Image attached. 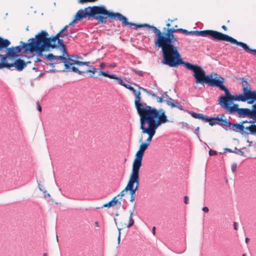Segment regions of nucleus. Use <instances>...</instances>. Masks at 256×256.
<instances>
[{"label": "nucleus", "instance_id": "31", "mask_svg": "<svg viewBox=\"0 0 256 256\" xmlns=\"http://www.w3.org/2000/svg\"><path fill=\"white\" fill-rule=\"evenodd\" d=\"M130 216L129 217V223L127 226L128 228L131 227L134 224V220L132 219V215L134 214V210L132 211H130Z\"/></svg>", "mask_w": 256, "mask_h": 256}, {"label": "nucleus", "instance_id": "15", "mask_svg": "<svg viewBox=\"0 0 256 256\" xmlns=\"http://www.w3.org/2000/svg\"><path fill=\"white\" fill-rule=\"evenodd\" d=\"M234 101H236V96H232L231 94L228 98L226 99L225 104H224V102H222L220 106L224 108L228 114L231 111L230 109L232 108H235L236 106L238 105V104H233L232 102Z\"/></svg>", "mask_w": 256, "mask_h": 256}, {"label": "nucleus", "instance_id": "64", "mask_svg": "<svg viewBox=\"0 0 256 256\" xmlns=\"http://www.w3.org/2000/svg\"><path fill=\"white\" fill-rule=\"evenodd\" d=\"M95 224H96V226H97V227H98V222H95Z\"/></svg>", "mask_w": 256, "mask_h": 256}, {"label": "nucleus", "instance_id": "30", "mask_svg": "<svg viewBox=\"0 0 256 256\" xmlns=\"http://www.w3.org/2000/svg\"><path fill=\"white\" fill-rule=\"evenodd\" d=\"M242 85L243 89V92H248L250 90V88L249 87L248 82L246 80H242Z\"/></svg>", "mask_w": 256, "mask_h": 256}, {"label": "nucleus", "instance_id": "44", "mask_svg": "<svg viewBox=\"0 0 256 256\" xmlns=\"http://www.w3.org/2000/svg\"><path fill=\"white\" fill-rule=\"evenodd\" d=\"M202 210L206 212V213H208L209 211V210H208V208L206 206H204L202 208Z\"/></svg>", "mask_w": 256, "mask_h": 256}, {"label": "nucleus", "instance_id": "46", "mask_svg": "<svg viewBox=\"0 0 256 256\" xmlns=\"http://www.w3.org/2000/svg\"><path fill=\"white\" fill-rule=\"evenodd\" d=\"M37 106H38V110L40 112H42V107L40 106L38 102H37Z\"/></svg>", "mask_w": 256, "mask_h": 256}, {"label": "nucleus", "instance_id": "12", "mask_svg": "<svg viewBox=\"0 0 256 256\" xmlns=\"http://www.w3.org/2000/svg\"><path fill=\"white\" fill-rule=\"evenodd\" d=\"M139 142L142 144L140 145L139 150L136 154L132 166V170L138 171L140 170L144 152L148 146L147 144L142 142V138L140 139Z\"/></svg>", "mask_w": 256, "mask_h": 256}, {"label": "nucleus", "instance_id": "1", "mask_svg": "<svg viewBox=\"0 0 256 256\" xmlns=\"http://www.w3.org/2000/svg\"><path fill=\"white\" fill-rule=\"evenodd\" d=\"M178 30L174 28H164L162 32L156 27L154 29V45L155 48L161 49L164 64H172V62L175 64L180 58L179 42L174 34Z\"/></svg>", "mask_w": 256, "mask_h": 256}, {"label": "nucleus", "instance_id": "56", "mask_svg": "<svg viewBox=\"0 0 256 256\" xmlns=\"http://www.w3.org/2000/svg\"><path fill=\"white\" fill-rule=\"evenodd\" d=\"M76 20H75L74 19L72 22L70 23L69 26H73L74 24L75 23Z\"/></svg>", "mask_w": 256, "mask_h": 256}, {"label": "nucleus", "instance_id": "63", "mask_svg": "<svg viewBox=\"0 0 256 256\" xmlns=\"http://www.w3.org/2000/svg\"><path fill=\"white\" fill-rule=\"evenodd\" d=\"M41 60L40 59V58H37L36 60H35L36 62H40Z\"/></svg>", "mask_w": 256, "mask_h": 256}, {"label": "nucleus", "instance_id": "9", "mask_svg": "<svg viewBox=\"0 0 256 256\" xmlns=\"http://www.w3.org/2000/svg\"><path fill=\"white\" fill-rule=\"evenodd\" d=\"M228 114H230L237 113L239 118H250L256 122V104L252 106V110L248 108H238V106L232 108Z\"/></svg>", "mask_w": 256, "mask_h": 256}, {"label": "nucleus", "instance_id": "59", "mask_svg": "<svg viewBox=\"0 0 256 256\" xmlns=\"http://www.w3.org/2000/svg\"><path fill=\"white\" fill-rule=\"evenodd\" d=\"M222 28L223 30H227V28H226V26H222Z\"/></svg>", "mask_w": 256, "mask_h": 256}, {"label": "nucleus", "instance_id": "37", "mask_svg": "<svg viewBox=\"0 0 256 256\" xmlns=\"http://www.w3.org/2000/svg\"><path fill=\"white\" fill-rule=\"evenodd\" d=\"M237 168V164L236 163H234L232 164L231 169L233 173H234Z\"/></svg>", "mask_w": 256, "mask_h": 256}, {"label": "nucleus", "instance_id": "11", "mask_svg": "<svg viewBox=\"0 0 256 256\" xmlns=\"http://www.w3.org/2000/svg\"><path fill=\"white\" fill-rule=\"evenodd\" d=\"M139 172L140 171L132 170L129 180L125 188V190L130 191V196H135L136 190L138 188Z\"/></svg>", "mask_w": 256, "mask_h": 256}, {"label": "nucleus", "instance_id": "5", "mask_svg": "<svg viewBox=\"0 0 256 256\" xmlns=\"http://www.w3.org/2000/svg\"><path fill=\"white\" fill-rule=\"evenodd\" d=\"M68 26H66L62 29L55 36L49 38L48 34L46 30H42L40 32L36 35V38H40L42 40L40 42V45L44 52H48L50 48H54L58 46L62 47L64 52L66 53V46L64 44V41L60 37L64 38V36H67L64 32L67 30Z\"/></svg>", "mask_w": 256, "mask_h": 256}, {"label": "nucleus", "instance_id": "52", "mask_svg": "<svg viewBox=\"0 0 256 256\" xmlns=\"http://www.w3.org/2000/svg\"><path fill=\"white\" fill-rule=\"evenodd\" d=\"M234 228L235 230H238V224L236 222H234Z\"/></svg>", "mask_w": 256, "mask_h": 256}, {"label": "nucleus", "instance_id": "29", "mask_svg": "<svg viewBox=\"0 0 256 256\" xmlns=\"http://www.w3.org/2000/svg\"><path fill=\"white\" fill-rule=\"evenodd\" d=\"M191 116L194 118L200 119L204 122L205 121V118H206V117L202 114H197L194 112L191 113Z\"/></svg>", "mask_w": 256, "mask_h": 256}, {"label": "nucleus", "instance_id": "58", "mask_svg": "<svg viewBox=\"0 0 256 256\" xmlns=\"http://www.w3.org/2000/svg\"><path fill=\"white\" fill-rule=\"evenodd\" d=\"M226 150L228 152H233L234 150H232L230 148H226Z\"/></svg>", "mask_w": 256, "mask_h": 256}, {"label": "nucleus", "instance_id": "43", "mask_svg": "<svg viewBox=\"0 0 256 256\" xmlns=\"http://www.w3.org/2000/svg\"><path fill=\"white\" fill-rule=\"evenodd\" d=\"M148 94L152 96L154 98L156 97V95L152 91H150Z\"/></svg>", "mask_w": 256, "mask_h": 256}, {"label": "nucleus", "instance_id": "42", "mask_svg": "<svg viewBox=\"0 0 256 256\" xmlns=\"http://www.w3.org/2000/svg\"><path fill=\"white\" fill-rule=\"evenodd\" d=\"M209 154L210 156H215L217 154V152L216 150H210L209 151Z\"/></svg>", "mask_w": 256, "mask_h": 256}, {"label": "nucleus", "instance_id": "28", "mask_svg": "<svg viewBox=\"0 0 256 256\" xmlns=\"http://www.w3.org/2000/svg\"><path fill=\"white\" fill-rule=\"evenodd\" d=\"M244 128L246 130H248L250 131V134H252L256 135V124H252L249 126H247Z\"/></svg>", "mask_w": 256, "mask_h": 256}, {"label": "nucleus", "instance_id": "38", "mask_svg": "<svg viewBox=\"0 0 256 256\" xmlns=\"http://www.w3.org/2000/svg\"><path fill=\"white\" fill-rule=\"evenodd\" d=\"M162 97L164 100H168V98H170L167 94V92H164L162 94Z\"/></svg>", "mask_w": 256, "mask_h": 256}, {"label": "nucleus", "instance_id": "51", "mask_svg": "<svg viewBox=\"0 0 256 256\" xmlns=\"http://www.w3.org/2000/svg\"><path fill=\"white\" fill-rule=\"evenodd\" d=\"M199 127H197L196 128L195 130V134L198 136L199 138V134L198 132L199 130Z\"/></svg>", "mask_w": 256, "mask_h": 256}, {"label": "nucleus", "instance_id": "32", "mask_svg": "<svg viewBox=\"0 0 256 256\" xmlns=\"http://www.w3.org/2000/svg\"><path fill=\"white\" fill-rule=\"evenodd\" d=\"M68 70H72V72L78 73L79 74H82L85 73V72L84 71H80L78 68H76L74 66H70V68H68Z\"/></svg>", "mask_w": 256, "mask_h": 256}, {"label": "nucleus", "instance_id": "25", "mask_svg": "<svg viewBox=\"0 0 256 256\" xmlns=\"http://www.w3.org/2000/svg\"><path fill=\"white\" fill-rule=\"evenodd\" d=\"M217 118H218V116L216 118H214V117L208 118V117L206 116V118H205L204 122H208L210 126H214L216 124H219V121H217V120H216Z\"/></svg>", "mask_w": 256, "mask_h": 256}, {"label": "nucleus", "instance_id": "10", "mask_svg": "<svg viewBox=\"0 0 256 256\" xmlns=\"http://www.w3.org/2000/svg\"><path fill=\"white\" fill-rule=\"evenodd\" d=\"M110 18L116 20H119L122 22V26H126L129 25L130 26H134L136 27V28H147L152 30V32L155 34L154 29L156 28V26H150L148 24H134L132 22H128V18L124 16L118 12H110Z\"/></svg>", "mask_w": 256, "mask_h": 256}, {"label": "nucleus", "instance_id": "48", "mask_svg": "<svg viewBox=\"0 0 256 256\" xmlns=\"http://www.w3.org/2000/svg\"><path fill=\"white\" fill-rule=\"evenodd\" d=\"M96 0H80V2L83 3L86 2H94Z\"/></svg>", "mask_w": 256, "mask_h": 256}, {"label": "nucleus", "instance_id": "2", "mask_svg": "<svg viewBox=\"0 0 256 256\" xmlns=\"http://www.w3.org/2000/svg\"><path fill=\"white\" fill-rule=\"evenodd\" d=\"M140 118V128L143 134H146L148 136L144 144L149 146L152 138L156 133L157 128L162 124L169 122L164 110L156 108L139 114Z\"/></svg>", "mask_w": 256, "mask_h": 256}, {"label": "nucleus", "instance_id": "60", "mask_svg": "<svg viewBox=\"0 0 256 256\" xmlns=\"http://www.w3.org/2000/svg\"><path fill=\"white\" fill-rule=\"evenodd\" d=\"M155 229H156L155 227H154H154L152 228V233H153V234H155Z\"/></svg>", "mask_w": 256, "mask_h": 256}, {"label": "nucleus", "instance_id": "18", "mask_svg": "<svg viewBox=\"0 0 256 256\" xmlns=\"http://www.w3.org/2000/svg\"><path fill=\"white\" fill-rule=\"evenodd\" d=\"M99 74L102 75L103 76L108 77L112 79L117 80L118 83L124 86L126 84L120 78L118 77L116 74H108L107 72H103L101 70L100 71Z\"/></svg>", "mask_w": 256, "mask_h": 256}, {"label": "nucleus", "instance_id": "49", "mask_svg": "<svg viewBox=\"0 0 256 256\" xmlns=\"http://www.w3.org/2000/svg\"><path fill=\"white\" fill-rule=\"evenodd\" d=\"M139 88L142 90L144 92H146L147 94H148V92H150V91H148L146 89L144 88H142V87H139Z\"/></svg>", "mask_w": 256, "mask_h": 256}, {"label": "nucleus", "instance_id": "26", "mask_svg": "<svg viewBox=\"0 0 256 256\" xmlns=\"http://www.w3.org/2000/svg\"><path fill=\"white\" fill-rule=\"evenodd\" d=\"M240 43L244 44V46H242V45H239L242 48H243V49L247 52L248 53H252L254 55L256 56V49L252 50L250 49L248 46L245 43H244L242 42H240Z\"/></svg>", "mask_w": 256, "mask_h": 256}, {"label": "nucleus", "instance_id": "55", "mask_svg": "<svg viewBox=\"0 0 256 256\" xmlns=\"http://www.w3.org/2000/svg\"><path fill=\"white\" fill-rule=\"evenodd\" d=\"M15 60H16L15 59H14V60H8V61H7V60H6V61L7 62H8V63L11 64V63H13Z\"/></svg>", "mask_w": 256, "mask_h": 256}, {"label": "nucleus", "instance_id": "8", "mask_svg": "<svg viewBox=\"0 0 256 256\" xmlns=\"http://www.w3.org/2000/svg\"><path fill=\"white\" fill-rule=\"evenodd\" d=\"M124 87L131 90L134 94L135 96V107L138 114L156 109L154 108H152L150 106L147 105L146 103L140 102L141 94L140 91H136L133 87L127 84L125 85Z\"/></svg>", "mask_w": 256, "mask_h": 256}, {"label": "nucleus", "instance_id": "36", "mask_svg": "<svg viewBox=\"0 0 256 256\" xmlns=\"http://www.w3.org/2000/svg\"><path fill=\"white\" fill-rule=\"evenodd\" d=\"M77 62V64L79 65V66L86 65L87 66H89L90 64V62H82L78 61V62Z\"/></svg>", "mask_w": 256, "mask_h": 256}, {"label": "nucleus", "instance_id": "41", "mask_svg": "<svg viewBox=\"0 0 256 256\" xmlns=\"http://www.w3.org/2000/svg\"><path fill=\"white\" fill-rule=\"evenodd\" d=\"M122 229L120 228H118V244H119L120 242V234H121V231Z\"/></svg>", "mask_w": 256, "mask_h": 256}, {"label": "nucleus", "instance_id": "4", "mask_svg": "<svg viewBox=\"0 0 256 256\" xmlns=\"http://www.w3.org/2000/svg\"><path fill=\"white\" fill-rule=\"evenodd\" d=\"M179 64L184 65L187 69L193 72V76L196 79V84H204L205 83L212 86L218 78L216 76H217L216 73H212L210 75H206L205 71L201 66L184 62L181 58V56H180L178 62H176L175 64L168 63L166 64L170 67H176Z\"/></svg>", "mask_w": 256, "mask_h": 256}, {"label": "nucleus", "instance_id": "17", "mask_svg": "<svg viewBox=\"0 0 256 256\" xmlns=\"http://www.w3.org/2000/svg\"><path fill=\"white\" fill-rule=\"evenodd\" d=\"M57 48H59L60 50L62 52V54L64 56H66L65 58L66 59V62L68 64V68H70V66H72L75 64H77L76 62H78V60L74 59V56L68 54L67 52L66 53L64 52L63 50L60 46H58Z\"/></svg>", "mask_w": 256, "mask_h": 256}, {"label": "nucleus", "instance_id": "19", "mask_svg": "<svg viewBox=\"0 0 256 256\" xmlns=\"http://www.w3.org/2000/svg\"><path fill=\"white\" fill-rule=\"evenodd\" d=\"M167 105L170 106L171 108H176L180 110H183V106L177 101L172 98H168V100H164Z\"/></svg>", "mask_w": 256, "mask_h": 256}, {"label": "nucleus", "instance_id": "7", "mask_svg": "<svg viewBox=\"0 0 256 256\" xmlns=\"http://www.w3.org/2000/svg\"><path fill=\"white\" fill-rule=\"evenodd\" d=\"M178 32H182L186 35H196L197 36H200L203 37L210 36L214 40L220 41H226L231 42L232 44H236L237 45H242L244 46V44L240 43V42L237 41L233 38L222 32L213 30H192L188 31L182 28H178Z\"/></svg>", "mask_w": 256, "mask_h": 256}, {"label": "nucleus", "instance_id": "39", "mask_svg": "<svg viewBox=\"0 0 256 256\" xmlns=\"http://www.w3.org/2000/svg\"><path fill=\"white\" fill-rule=\"evenodd\" d=\"M127 192V190H125V188L122 190L116 196L117 198L120 197V198H122L124 196L125 192Z\"/></svg>", "mask_w": 256, "mask_h": 256}, {"label": "nucleus", "instance_id": "22", "mask_svg": "<svg viewBox=\"0 0 256 256\" xmlns=\"http://www.w3.org/2000/svg\"><path fill=\"white\" fill-rule=\"evenodd\" d=\"M244 126L242 125V124H232V126H230V130H234V132H238V130L244 131Z\"/></svg>", "mask_w": 256, "mask_h": 256}, {"label": "nucleus", "instance_id": "20", "mask_svg": "<svg viewBox=\"0 0 256 256\" xmlns=\"http://www.w3.org/2000/svg\"><path fill=\"white\" fill-rule=\"evenodd\" d=\"M246 96L248 97V103L252 104L254 101L256 100V92L251 90L247 92Z\"/></svg>", "mask_w": 256, "mask_h": 256}, {"label": "nucleus", "instance_id": "23", "mask_svg": "<svg viewBox=\"0 0 256 256\" xmlns=\"http://www.w3.org/2000/svg\"><path fill=\"white\" fill-rule=\"evenodd\" d=\"M216 120L217 121H219L218 124L223 127L226 126L230 128L232 126V123L226 120H223L222 118H220L218 116V118Z\"/></svg>", "mask_w": 256, "mask_h": 256}, {"label": "nucleus", "instance_id": "54", "mask_svg": "<svg viewBox=\"0 0 256 256\" xmlns=\"http://www.w3.org/2000/svg\"><path fill=\"white\" fill-rule=\"evenodd\" d=\"M56 64V63H50L48 64V65L50 66V67L54 68Z\"/></svg>", "mask_w": 256, "mask_h": 256}, {"label": "nucleus", "instance_id": "24", "mask_svg": "<svg viewBox=\"0 0 256 256\" xmlns=\"http://www.w3.org/2000/svg\"><path fill=\"white\" fill-rule=\"evenodd\" d=\"M10 44V42L8 40H4L0 37V50L6 48Z\"/></svg>", "mask_w": 256, "mask_h": 256}, {"label": "nucleus", "instance_id": "62", "mask_svg": "<svg viewBox=\"0 0 256 256\" xmlns=\"http://www.w3.org/2000/svg\"><path fill=\"white\" fill-rule=\"evenodd\" d=\"M249 240H250V239L248 238H246V243H248Z\"/></svg>", "mask_w": 256, "mask_h": 256}, {"label": "nucleus", "instance_id": "33", "mask_svg": "<svg viewBox=\"0 0 256 256\" xmlns=\"http://www.w3.org/2000/svg\"><path fill=\"white\" fill-rule=\"evenodd\" d=\"M136 74L139 76H144V72L142 70H136V69H132V70Z\"/></svg>", "mask_w": 256, "mask_h": 256}, {"label": "nucleus", "instance_id": "50", "mask_svg": "<svg viewBox=\"0 0 256 256\" xmlns=\"http://www.w3.org/2000/svg\"><path fill=\"white\" fill-rule=\"evenodd\" d=\"M135 200V196H130V202H133Z\"/></svg>", "mask_w": 256, "mask_h": 256}, {"label": "nucleus", "instance_id": "3", "mask_svg": "<svg viewBox=\"0 0 256 256\" xmlns=\"http://www.w3.org/2000/svg\"><path fill=\"white\" fill-rule=\"evenodd\" d=\"M42 40L41 38H32L28 40V42L26 43L22 41L20 45L8 48L6 56L0 54L1 62H7L6 60H13L18 56V54L20 52L22 48L24 49V52L30 53L36 52L39 56H43L44 51L40 43Z\"/></svg>", "mask_w": 256, "mask_h": 256}, {"label": "nucleus", "instance_id": "27", "mask_svg": "<svg viewBox=\"0 0 256 256\" xmlns=\"http://www.w3.org/2000/svg\"><path fill=\"white\" fill-rule=\"evenodd\" d=\"M246 94L247 92H244L243 94H240L239 95L236 96V101L244 102L248 100Z\"/></svg>", "mask_w": 256, "mask_h": 256}, {"label": "nucleus", "instance_id": "47", "mask_svg": "<svg viewBox=\"0 0 256 256\" xmlns=\"http://www.w3.org/2000/svg\"><path fill=\"white\" fill-rule=\"evenodd\" d=\"M106 66V64L104 62H102L101 64H100V67L102 68V69H103Z\"/></svg>", "mask_w": 256, "mask_h": 256}, {"label": "nucleus", "instance_id": "14", "mask_svg": "<svg viewBox=\"0 0 256 256\" xmlns=\"http://www.w3.org/2000/svg\"><path fill=\"white\" fill-rule=\"evenodd\" d=\"M26 66V63L24 60L21 59L16 60L13 63L0 62V68H7L10 69L11 68L14 66L16 68L19 70H22Z\"/></svg>", "mask_w": 256, "mask_h": 256}, {"label": "nucleus", "instance_id": "40", "mask_svg": "<svg viewBox=\"0 0 256 256\" xmlns=\"http://www.w3.org/2000/svg\"><path fill=\"white\" fill-rule=\"evenodd\" d=\"M156 98L157 102H158L162 103L164 102V100L162 96L159 97L156 96Z\"/></svg>", "mask_w": 256, "mask_h": 256}, {"label": "nucleus", "instance_id": "34", "mask_svg": "<svg viewBox=\"0 0 256 256\" xmlns=\"http://www.w3.org/2000/svg\"><path fill=\"white\" fill-rule=\"evenodd\" d=\"M233 152L236 153L237 154H240L241 156L244 155V152L242 151L240 149H238L236 148H235Z\"/></svg>", "mask_w": 256, "mask_h": 256}, {"label": "nucleus", "instance_id": "35", "mask_svg": "<svg viewBox=\"0 0 256 256\" xmlns=\"http://www.w3.org/2000/svg\"><path fill=\"white\" fill-rule=\"evenodd\" d=\"M98 71V69L95 68H92V70H88L86 71H84L85 73L92 72L93 74H94Z\"/></svg>", "mask_w": 256, "mask_h": 256}, {"label": "nucleus", "instance_id": "57", "mask_svg": "<svg viewBox=\"0 0 256 256\" xmlns=\"http://www.w3.org/2000/svg\"><path fill=\"white\" fill-rule=\"evenodd\" d=\"M48 72H56V69L50 70H48Z\"/></svg>", "mask_w": 256, "mask_h": 256}, {"label": "nucleus", "instance_id": "6", "mask_svg": "<svg viewBox=\"0 0 256 256\" xmlns=\"http://www.w3.org/2000/svg\"><path fill=\"white\" fill-rule=\"evenodd\" d=\"M111 12H108L104 6H94L80 10L75 16V20H80L86 16L94 17L99 24H106L108 18H110Z\"/></svg>", "mask_w": 256, "mask_h": 256}, {"label": "nucleus", "instance_id": "13", "mask_svg": "<svg viewBox=\"0 0 256 256\" xmlns=\"http://www.w3.org/2000/svg\"><path fill=\"white\" fill-rule=\"evenodd\" d=\"M224 82V79L221 76L218 77L212 86H217L220 90L224 92L225 96H221L219 98L218 102L219 104H220L222 102L225 104V101L230 95V93L227 88H226L223 84Z\"/></svg>", "mask_w": 256, "mask_h": 256}, {"label": "nucleus", "instance_id": "16", "mask_svg": "<svg viewBox=\"0 0 256 256\" xmlns=\"http://www.w3.org/2000/svg\"><path fill=\"white\" fill-rule=\"evenodd\" d=\"M44 56L45 58H46L47 60H48L50 61L53 62L54 60L58 61L60 60L64 64L65 68L68 69V64L66 62V59L65 58V56H54L52 54H50L48 55H44Z\"/></svg>", "mask_w": 256, "mask_h": 256}, {"label": "nucleus", "instance_id": "53", "mask_svg": "<svg viewBox=\"0 0 256 256\" xmlns=\"http://www.w3.org/2000/svg\"><path fill=\"white\" fill-rule=\"evenodd\" d=\"M108 66L109 68H114L116 66V64L114 63L112 64L108 65Z\"/></svg>", "mask_w": 256, "mask_h": 256}, {"label": "nucleus", "instance_id": "45", "mask_svg": "<svg viewBox=\"0 0 256 256\" xmlns=\"http://www.w3.org/2000/svg\"><path fill=\"white\" fill-rule=\"evenodd\" d=\"M184 202L185 204H188V198L187 196L184 197Z\"/></svg>", "mask_w": 256, "mask_h": 256}, {"label": "nucleus", "instance_id": "61", "mask_svg": "<svg viewBox=\"0 0 256 256\" xmlns=\"http://www.w3.org/2000/svg\"><path fill=\"white\" fill-rule=\"evenodd\" d=\"M167 28H170L171 24L170 23H168L166 24Z\"/></svg>", "mask_w": 256, "mask_h": 256}, {"label": "nucleus", "instance_id": "21", "mask_svg": "<svg viewBox=\"0 0 256 256\" xmlns=\"http://www.w3.org/2000/svg\"><path fill=\"white\" fill-rule=\"evenodd\" d=\"M118 204L120 205L121 202L118 201V199L117 198V196H115L114 198H113V199L111 201H110V202H108L107 204H104L103 206H102V208H106V207L110 208L111 206H116Z\"/></svg>", "mask_w": 256, "mask_h": 256}]
</instances>
